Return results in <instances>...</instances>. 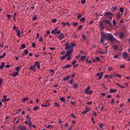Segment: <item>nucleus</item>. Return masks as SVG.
I'll return each instance as SVG.
<instances>
[{
    "instance_id": "412c9836",
    "label": "nucleus",
    "mask_w": 130,
    "mask_h": 130,
    "mask_svg": "<svg viewBox=\"0 0 130 130\" xmlns=\"http://www.w3.org/2000/svg\"><path fill=\"white\" fill-rule=\"evenodd\" d=\"M110 77V79H112V77H113V75H105V79H108V78H109Z\"/></svg>"
},
{
    "instance_id": "680f3d73",
    "label": "nucleus",
    "mask_w": 130,
    "mask_h": 130,
    "mask_svg": "<svg viewBox=\"0 0 130 130\" xmlns=\"http://www.w3.org/2000/svg\"><path fill=\"white\" fill-rule=\"evenodd\" d=\"M114 77H119V78H121L122 76L121 75H114Z\"/></svg>"
},
{
    "instance_id": "cd10ccee",
    "label": "nucleus",
    "mask_w": 130,
    "mask_h": 130,
    "mask_svg": "<svg viewBox=\"0 0 130 130\" xmlns=\"http://www.w3.org/2000/svg\"><path fill=\"white\" fill-rule=\"evenodd\" d=\"M23 53H24V54H25V55H26V54L29 53V50H28V49H25Z\"/></svg>"
},
{
    "instance_id": "dca6fc26",
    "label": "nucleus",
    "mask_w": 130,
    "mask_h": 130,
    "mask_svg": "<svg viewBox=\"0 0 130 130\" xmlns=\"http://www.w3.org/2000/svg\"><path fill=\"white\" fill-rule=\"evenodd\" d=\"M59 100L61 102H63V103H66V99H64V98H63V96L60 98Z\"/></svg>"
},
{
    "instance_id": "e433bc0d",
    "label": "nucleus",
    "mask_w": 130,
    "mask_h": 130,
    "mask_svg": "<svg viewBox=\"0 0 130 130\" xmlns=\"http://www.w3.org/2000/svg\"><path fill=\"white\" fill-rule=\"evenodd\" d=\"M15 71H16L17 72H20V68L19 67H17L15 68Z\"/></svg>"
},
{
    "instance_id": "49530a36",
    "label": "nucleus",
    "mask_w": 130,
    "mask_h": 130,
    "mask_svg": "<svg viewBox=\"0 0 130 130\" xmlns=\"http://www.w3.org/2000/svg\"><path fill=\"white\" fill-rule=\"evenodd\" d=\"M54 104L56 107H57V108L59 107V104H58L57 103H55Z\"/></svg>"
},
{
    "instance_id": "9d476101",
    "label": "nucleus",
    "mask_w": 130,
    "mask_h": 130,
    "mask_svg": "<svg viewBox=\"0 0 130 130\" xmlns=\"http://www.w3.org/2000/svg\"><path fill=\"white\" fill-rule=\"evenodd\" d=\"M35 65L31 66L29 67V70H31V71H33L34 72H36V70H35Z\"/></svg>"
},
{
    "instance_id": "f8f14e48",
    "label": "nucleus",
    "mask_w": 130,
    "mask_h": 130,
    "mask_svg": "<svg viewBox=\"0 0 130 130\" xmlns=\"http://www.w3.org/2000/svg\"><path fill=\"white\" fill-rule=\"evenodd\" d=\"M123 56L124 58L125 59L127 58V56H128V54H127V53H126V52H124L123 53Z\"/></svg>"
},
{
    "instance_id": "69168bd1",
    "label": "nucleus",
    "mask_w": 130,
    "mask_h": 130,
    "mask_svg": "<svg viewBox=\"0 0 130 130\" xmlns=\"http://www.w3.org/2000/svg\"><path fill=\"white\" fill-rule=\"evenodd\" d=\"M61 54L62 55H64V54H66V51H63L62 52H61Z\"/></svg>"
},
{
    "instance_id": "79ce46f5",
    "label": "nucleus",
    "mask_w": 130,
    "mask_h": 130,
    "mask_svg": "<svg viewBox=\"0 0 130 130\" xmlns=\"http://www.w3.org/2000/svg\"><path fill=\"white\" fill-rule=\"evenodd\" d=\"M43 38H42V36H41V37H40V39H39V41H40V42H41L42 41H43Z\"/></svg>"
},
{
    "instance_id": "f3484780",
    "label": "nucleus",
    "mask_w": 130,
    "mask_h": 130,
    "mask_svg": "<svg viewBox=\"0 0 130 130\" xmlns=\"http://www.w3.org/2000/svg\"><path fill=\"white\" fill-rule=\"evenodd\" d=\"M26 120L28 121V122H31V118L29 116V115H27L26 117Z\"/></svg>"
},
{
    "instance_id": "052dcab7",
    "label": "nucleus",
    "mask_w": 130,
    "mask_h": 130,
    "mask_svg": "<svg viewBox=\"0 0 130 130\" xmlns=\"http://www.w3.org/2000/svg\"><path fill=\"white\" fill-rule=\"evenodd\" d=\"M52 34H54V35H56V32H55L54 30L51 31Z\"/></svg>"
},
{
    "instance_id": "20e7f679",
    "label": "nucleus",
    "mask_w": 130,
    "mask_h": 130,
    "mask_svg": "<svg viewBox=\"0 0 130 130\" xmlns=\"http://www.w3.org/2000/svg\"><path fill=\"white\" fill-rule=\"evenodd\" d=\"M104 74V73H103V72H99L96 74V76H99V80H101L102 79V77H103V74Z\"/></svg>"
},
{
    "instance_id": "ddd939ff",
    "label": "nucleus",
    "mask_w": 130,
    "mask_h": 130,
    "mask_svg": "<svg viewBox=\"0 0 130 130\" xmlns=\"http://www.w3.org/2000/svg\"><path fill=\"white\" fill-rule=\"evenodd\" d=\"M5 68V62H2L0 65V70H3Z\"/></svg>"
},
{
    "instance_id": "9b49d317",
    "label": "nucleus",
    "mask_w": 130,
    "mask_h": 130,
    "mask_svg": "<svg viewBox=\"0 0 130 130\" xmlns=\"http://www.w3.org/2000/svg\"><path fill=\"white\" fill-rule=\"evenodd\" d=\"M122 16V14H120V13H117V15H116V18L118 20H119V19H120V18H121V16Z\"/></svg>"
},
{
    "instance_id": "39448f33",
    "label": "nucleus",
    "mask_w": 130,
    "mask_h": 130,
    "mask_svg": "<svg viewBox=\"0 0 130 130\" xmlns=\"http://www.w3.org/2000/svg\"><path fill=\"white\" fill-rule=\"evenodd\" d=\"M125 37V35L123 32H120L119 34V39H123Z\"/></svg>"
},
{
    "instance_id": "2f4dec72",
    "label": "nucleus",
    "mask_w": 130,
    "mask_h": 130,
    "mask_svg": "<svg viewBox=\"0 0 130 130\" xmlns=\"http://www.w3.org/2000/svg\"><path fill=\"white\" fill-rule=\"evenodd\" d=\"M6 55H7V54H6V53H3V55H0V58H4Z\"/></svg>"
},
{
    "instance_id": "1a4fd4ad",
    "label": "nucleus",
    "mask_w": 130,
    "mask_h": 130,
    "mask_svg": "<svg viewBox=\"0 0 130 130\" xmlns=\"http://www.w3.org/2000/svg\"><path fill=\"white\" fill-rule=\"evenodd\" d=\"M18 129L20 130H26L27 129L26 126H19Z\"/></svg>"
},
{
    "instance_id": "4468645a",
    "label": "nucleus",
    "mask_w": 130,
    "mask_h": 130,
    "mask_svg": "<svg viewBox=\"0 0 130 130\" xmlns=\"http://www.w3.org/2000/svg\"><path fill=\"white\" fill-rule=\"evenodd\" d=\"M64 37H65L64 35H63V34H60L59 35V38H60V39L61 40H62V39H63V38H64Z\"/></svg>"
},
{
    "instance_id": "4be33fe9",
    "label": "nucleus",
    "mask_w": 130,
    "mask_h": 130,
    "mask_svg": "<svg viewBox=\"0 0 130 130\" xmlns=\"http://www.w3.org/2000/svg\"><path fill=\"white\" fill-rule=\"evenodd\" d=\"M85 92H86V94H92V93H93V91L90 90H85Z\"/></svg>"
},
{
    "instance_id": "de8ad7c7",
    "label": "nucleus",
    "mask_w": 130,
    "mask_h": 130,
    "mask_svg": "<svg viewBox=\"0 0 130 130\" xmlns=\"http://www.w3.org/2000/svg\"><path fill=\"white\" fill-rule=\"evenodd\" d=\"M82 37H83L84 40H86V39H87V37L85 36V35H82Z\"/></svg>"
},
{
    "instance_id": "4c0bfd02",
    "label": "nucleus",
    "mask_w": 130,
    "mask_h": 130,
    "mask_svg": "<svg viewBox=\"0 0 130 130\" xmlns=\"http://www.w3.org/2000/svg\"><path fill=\"white\" fill-rule=\"evenodd\" d=\"M16 15H17V12L14 13L13 15V20H14V21H16V17L15 16Z\"/></svg>"
},
{
    "instance_id": "338daca9",
    "label": "nucleus",
    "mask_w": 130,
    "mask_h": 130,
    "mask_svg": "<svg viewBox=\"0 0 130 130\" xmlns=\"http://www.w3.org/2000/svg\"><path fill=\"white\" fill-rule=\"evenodd\" d=\"M83 28V25H80L78 28V30H81Z\"/></svg>"
},
{
    "instance_id": "b1692460",
    "label": "nucleus",
    "mask_w": 130,
    "mask_h": 130,
    "mask_svg": "<svg viewBox=\"0 0 130 130\" xmlns=\"http://www.w3.org/2000/svg\"><path fill=\"white\" fill-rule=\"evenodd\" d=\"M72 67V65L68 64H67L66 66H64L62 67V69H68V68H71Z\"/></svg>"
},
{
    "instance_id": "8fccbe9b",
    "label": "nucleus",
    "mask_w": 130,
    "mask_h": 130,
    "mask_svg": "<svg viewBox=\"0 0 130 130\" xmlns=\"http://www.w3.org/2000/svg\"><path fill=\"white\" fill-rule=\"evenodd\" d=\"M120 11L121 13H124V10H123V8H120Z\"/></svg>"
},
{
    "instance_id": "603ef678",
    "label": "nucleus",
    "mask_w": 130,
    "mask_h": 130,
    "mask_svg": "<svg viewBox=\"0 0 130 130\" xmlns=\"http://www.w3.org/2000/svg\"><path fill=\"white\" fill-rule=\"evenodd\" d=\"M88 111H89V110H84L82 113V114H85Z\"/></svg>"
},
{
    "instance_id": "37998d69",
    "label": "nucleus",
    "mask_w": 130,
    "mask_h": 130,
    "mask_svg": "<svg viewBox=\"0 0 130 130\" xmlns=\"http://www.w3.org/2000/svg\"><path fill=\"white\" fill-rule=\"evenodd\" d=\"M103 125H104V124H103V123H101V124H100V125H99V126H100V128H103Z\"/></svg>"
},
{
    "instance_id": "5fc2aeb1",
    "label": "nucleus",
    "mask_w": 130,
    "mask_h": 130,
    "mask_svg": "<svg viewBox=\"0 0 130 130\" xmlns=\"http://www.w3.org/2000/svg\"><path fill=\"white\" fill-rule=\"evenodd\" d=\"M73 26H74L75 27H76V26H78V25H79V23L76 22V23H73Z\"/></svg>"
},
{
    "instance_id": "864d4df0",
    "label": "nucleus",
    "mask_w": 130,
    "mask_h": 130,
    "mask_svg": "<svg viewBox=\"0 0 130 130\" xmlns=\"http://www.w3.org/2000/svg\"><path fill=\"white\" fill-rule=\"evenodd\" d=\"M112 9L114 10V11H116L117 10V8H116V6H114L112 7Z\"/></svg>"
},
{
    "instance_id": "5701e85b",
    "label": "nucleus",
    "mask_w": 130,
    "mask_h": 130,
    "mask_svg": "<svg viewBox=\"0 0 130 130\" xmlns=\"http://www.w3.org/2000/svg\"><path fill=\"white\" fill-rule=\"evenodd\" d=\"M69 79H71V76H68L67 77H64L63 78V81H68Z\"/></svg>"
},
{
    "instance_id": "bf43d9fd",
    "label": "nucleus",
    "mask_w": 130,
    "mask_h": 130,
    "mask_svg": "<svg viewBox=\"0 0 130 130\" xmlns=\"http://www.w3.org/2000/svg\"><path fill=\"white\" fill-rule=\"evenodd\" d=\"M71 116H72V117H74V118H77V116H75L74 113L71 114Z\"/></svg>"
},
{
    "instance_id": "a878e982",
    "label": "nucleus",
    "mask_w": 130,
    "mask_h": 130,
    "mask_svg": "<svg viewBox=\"0 0 130 130\" xmlns=\"http://www.w3.org/2000/svg\"><path fill=\"white\" fill-rule=\"evenodd\" d=\"M28 100H29V98H24L22 100V102H25V101H28Z\"/></svg>"
},
{
    "instance_id": "473e14b6",
    "label": "nucleus",
    "mask_w": 130,
    "mask_h": 130,
    "mask_svg": "<svg viewBox=\"0 0 130 130\" xmlns=\"http://www.w3.org/2000/svg\"><path fill=\"white\" fill-rule=\"evenodd\" d=\"M113 48H114V49H115V50H117V49H118V46H117V45H114L113 46Z\"/></svg>"
},
{
    "instance_id": "6e6d98bb",
    "label": "nucleus",
    "mask_w": 130,
    "mask_h": 130,
    "mask_svg": "<svg viewBox=\"0 0 130 130\" xmlns=\"http://www.w3.org/2000/svg\"><path fill=\"white\" fill-rule=\"evenodd\" d=\"M81 4L82 5H84V4H86V0H82Z\"/></svg>"
},
{
    "instance_id": "e2e57ef3",
    "label": "nucleus",
    "mask_w": 130,
    "mask_h": 130,
    "mask_svg": "<svg viewBox=\"0 0 130 130\" xmlns=\"http://www.w3.org/2000/svg\"><path fill=\"white\" fill-rule=\"evenodd\" d=\"M92 115H94V116H97V113L96 112H93Z\"/></svg>"
},
{
    "instance_id": "c85d7f7f",
    "label": "nucleus",
    "mask_w": 130,
    "mask_h": 130,
    "mask_svg": "<svg viewBox=\"0 0 130 130\" xmlns=\"http://www.w3.org/2000/svg\"><path fill=\"white\" fill-rule=\"evenodd\" d=\"M99 53H101V54H105L106 53H107V49L106 50V52H101V51H98Z\"/></svg>"
},
{
    "instance_id": "f03ea898",
    "label": "nucleus",
    "mask_w": 130,
    "mask_h": 130,
    "mask_svg": "<svg viewBox=\"0 0 130 130\" xmlns=\"http://www.w3.org/2000/svg\"><path fill=\"white\" fill-rule=\"evenodd\" d=\"M102 37L101 39V41L102 43H104L105 40H108L111 41V42H117V40L113 37V35L111 34H104V32H102L101 34Z\"/></svg>"
},
{
    "instance_id": "aec40b11",
    "label": "nucleus",
    "mask_w": 130,
    "mask_h": 130,
    "mask_svg": "<svg viewBox=\"0 0 130 130\" xmlns=\"http://www.w3.org/2000/svg\"><path fill=\"white\" fill-rule=\"evenodd\" d=\"M62 25H63V26H67V25H68L69 26H71V23L67 22H61Z\"/></svg>"
},
{
    "instance_id": "c756f323",
    "label": "nucleus",
    "mask_w": 130,
    "mask_h": 130,
    "mask_svg": "<svg viewBox=\"0 0 130 130\" xmlns=\"http://www.w3.org/2000/svg\"><path fill=\"white\" fill-rule=\"evenodd\" d=\"M116 84L117 85V86H118L119 87H120V88H121V89H124V88H125V87L120 85V84H119L117 82H116Z\"/></svg>"
},
{
    "instance_id": "423d86ee",
    "label": "nucleus",
    "mask_w": 130,
    "mask_h": 130,
    "mask_svg": "<svg viewBox=\"0 0 130 130\" xmlns=\"http://www.w3.org/2000/svg\"><path fill=\"white\" fill-rule=\"evenodd\" d=\"M35 67L36 68H37V69H38V70H40V63H39V61H36L35 62Z\"/></svg>"
},
{
    "instance_id": "72a5a7b5",
    "label": "nucleus",
    "mask_w": 130,
    "mask_h": 130,
    "mask_svg": "<svg viewBox=\"0 0 130 130\" xmlns=\"http://www.w3.org/2000/svg\"><path fill=\"white\" fill-rule=\"evenodd\" d=\"M70 85H73L74 84V79H71L69 82Z\"/></svg>"
},
{
    "instance_id": "bb28decb",
    "label": "nucleus",
    "mask_w": 130,
    "mask_h": 130,
    "mask_svg": "<svg viewBox=\"0 0 130 130\" xmlns=\"http://www.w3.org/2000/svg\"><path fill=\"white\" fill-rule=\"evenodd\" d=\"M85 21H86V18L82 17L80 19V21L82 22V23H84Z\"/></svg>"
},
{
    "instance_id": "a211bd4d",
    "label": "nucleus",
    "mask_w": 130,
    "mask_h": 130,
    "mask_svg": "<svg viewBox=\"0 0 130 130\" xmlns=\"http://www.w3.org/2000/svg\"><path fill=\"white\" fill-rule=\"evenodd\" d=\"M17 75H19V72H16L14 73H13L12 75H11L12 77H17Z\"/></svg>"
},
{
    "instance_id": "a19ab883",
    "label": "nucleus",
    "mask_w": 130,
    "mask_h": 130,
    "mask_svg": "<svg viewBox=\"0 0 130 130\" xmlns=\"http://www.w3.org/2000/svg\"><path fill=\"white\" fill-rule=\"evenodd\" d=\"M113 26H115V25H116V21H115V19L113 20Z\"/></svg>"
},
{
    "instance_id": "f257e3e1",
    "label": "nucleus",
    "mask_w": 130,
    "mask_h": 130,
    "mask_svg": "<svg viewBox=\"0 0 130 130\" xmlns=\"http://www.w3.org/2000/svg\"><path fill=\"white\" fill-rule=\"evenodd\" d=\"M65 46V50H67V51L66 54L64 56H61L60 57V59H62V60L66 59V57H68V56L72 55V53L73 51H74V47L76 46V44L72 43L71 45H70L69 43H67L66 44Z\"/></svg>"
},
{
    "instance_id": "6e6552de",
    "label": "nucleus",
    "mask_w": 130,
    "mask_h": 130,
    "mask_svg": "<svg viewBox=\"0 0 130 130\" xmlns=\"http://www.w3.org/2000/svg\"><path fill=\"white\" fill-rule=\"evenodd\" d=\"M100 58L98 57H95L94 59H92V62H96V61H100Z\"/></svg>"
},
{
    "instance_id": "393cba45",
    "label": "nucleus",
    "mask_w": 130,
    "mask_h": 130,
    "mask_svg": "<svg viewBox=\"0 0 130 130\" xmlns=\"http://www.w3.org/2000/svg\"><path fill=\"white\" fill-rule=\"evenodd\" d=\"M110 92L111 93H116V92H117V90H115V89H113L112 88L110 89Z\"/></svg>"
},
{
    "instance_id": "c9c22d12",
    "label": "nucleus",
    "mask_w": 130,
    "mask_h": 130,
    "mask_svg": "<svg viewBox=\"0 0 130 130\" xmlns=\"http://www.w3.org/2000/svg\"><path fill=\"white\" fill-rule=\"evenodd\" d=\"M73 87L74 88H78V84L77 83H73Z\"/></svg>"
},
{
    "instance_id": "3c124183",
    "label": "nucleus",
    "mask_w": 130,
    "mask_h": 130,
    "mask_svg": "<svg viewBox=\"0 0 130 130\" xmlns=\"http://www.w3.org/2000/svg\"><path fill=\"white\" fill-rule=\"evenodd\" d=\"M56 21H57L56 19H53L52 20L51 22L52 23H56Z\"/></svg>"
},
{
    "instance_id": "f704fd0d",
    "label": "nucleus",
    "mask_w": 130,
    "mask_h": 130,
    "mask_svg": "<svg viewBox=\"0 0 130 130\" xmlns=\"http://www.w3.org/2000/svg\"><path fill=\"white\" fill-rule=\"evenodd\" d=\"M28 125H29V128H31V127H32L33 126V123H28Z\"/></svg>"
},
{
    "instance_id": "0e129e2a",
    "label": "nucleus",
    "mask_w": 130,
    "mask_h": 130,
    "mask_svg": "<svg viewBox=\"0 0 130 130\" xmlns=\"http://www.w3.org/2000/svg\"><path fill=\"white\" fill-rule=\"evenodd\" d=\"M46 34L47 36L49 35V34H50V31H49V30H47L46 31Z\"/></svg>"
},
{
    "instance_id": "6ab92c4d",
    "label": "nucleus",
    "mask_w": 130,
    "mask_h": 130,
    "mask_svg": "<svg viewBox=\"0 0 130 130\" xmlns=\"http://www.w3.org/2000/svg\"><path fill=\"white\" fill-rule=\"evenodd\" d=\"M80 59L81 61H84L86 59V56L85 55H82L80 57Z\"/></svg>"
},
{
    "instance_id": "13d9d810",
    "label": "nucleus",
    "mask_w": 130,
    "mask_h": 130,
    "mask_svg": "<svg viewBox=\"0 0 130 130\" xmlns=\"http://www.w3.org/2000/svg\"><path fill=\"white\" fill-rule=\"evenodd\" d=\"M32 47H34V48L36 47V44H35V42H33V43H32Z\"/></svg>"
},
{
    "instance_id": "4d7b16f0",
    "label": "nucleus",
    "mask_w": 130,
    "mask_h": 130,
    "mask_svg": "<svg viewBox=\"0 0 130 130\" xmlns=\"http://www.w3.org/2000/svg\"><path fill=\"white\" fill-rule=\"evenodd\" d=\"M21 47L23 48V49H24V48H26V45H25V44H22L21 45Z\"/></svg>"
},
{
    "instance_id": "58836bf2",
    "label": "nucleus",
    "mask_w": 130,
    "mask_h": 130,
    "mask_svg": "<svg viewBox=\"0 0 130 130\" xmlns=\"http://www.w3.org/2000/svg\"><path fill=\"white\" fill-rule=\"evenodd\" d=\"M38 109H39V107L37 106L34 108L33 110L36 111V110H38Z\"/></svg>"
},
{
    "instance_id": "2eb2a0df",
    "label": "nucleus",
    "mask_w": 130,
    "mask_h": 130,
    "mask_svg": "<svg viewBox=\"0 0 130 130\" xmlns=\"http://www.w3.org/2000/svg\"><path fill=\"white\" fill-rule=\"evenodd\" d=\"M103 21L104 23H106V24H109V25H111V23H109V20H105V18H104Z\"/></svg>"
},
{
    "instance_id": "ea45409f",
    "label": "nucleus",
    "mask_w": 130,
    "mask_h": 130,
    "mask_svg": "<svg viewBox=\"0 0 130 130\" xmlns=\"http://www.w3.org/2000/svg\"><path fill=\"white\" fill-rule=\"evenodd\" d=\"M36 20H37V16L35 15L33 18H32V21H36Z\"/></svg>"
},
{
    "instance_id": "c03bdc74",
    "label": "nucleus",
    "mask_w": 130,
    "mask_h": 130,
    "mask_svg": "<svg viewBox=\"0 0 130 130\" xmlns=\"http://www.w3.org/2000/svg\"><path fill=\"white\" fill-rule=\"evenodd\" d=\"M91 88V86L90 85L87 86V89L85 90V91H89L90 90V88Z\"/></svg>"
},
{
    "instance_id": "09e8293b",
    "label": "nucleus",
    "mask_w": 130,
    "mask_h": 130,
    "mask_svg": "<svg viewBox=\"0 0 130 130\" xmlns=\"http://www.w3.org/2000/svg\"><path fill=\"white\" fill-rule=\"evenodd\" d=\"M120 69H124L125 68V66L122 64L120 66Z\"/></svg>"
},
{
    "instance_id": "7ed1b4c3",
    "label": "nucleus",
    "mask_w": 130,
    "mask_h": 130,
    "mask_svg": "<svg viewBox=\"0 0 130 130\" xmlns=\"http://www.w3.org/2000/svg\"><path fill=\"white\" fill-rule=\"evenodd\" d=\"M113 16V14L110 12H107L104 14V17L107 18V19H110V20H112L113 16Z\"/></svg>"
},
{
    "instance_id": "0eeeda50",
    "label": "nucleus",
    "mask_w": 130,
    "mask_h": 130,
    "mask_svg": "<svg viewBox=\"0 0 130 130\" xmlns=\"http://www.w3.org/2000/svg\"><path fill=\"white\" fill-rule=\"evenodd\" d=\"M16 34L17 36H18V38H20V36H21V30L18 28L17 30H16Z\"/></svg>"
},
{
    "instance_id": "774afa93",
    "label": "nucleus",
    "mask_w": 130,
    "mask_h": 130,
    "mask_svg": "<svg viewBox=\"0 0 130 130\" xmlns=\"http://www.w3.org/2000/svg\"><path fill=\"white\" fill-rule=\"evenodd\" d=\"M71 104H72V105H76V102H75L71 101Z\"/></svg>"
},
{
    "instance_id": "a18cd8bd",
    "label": "nucleus",
    "mask_w": 130,
    "mask_h": 130,
    "mask_svg": "<svg viewBox=\"0 0 130 130\" xmlns=\"http://www.w3.org/2000/svg\"><path fill=\"white\" fill-rule=\"evenodd\" d=\"M6 17H7V18H8V20H10V17H12V15H10V14H7V15H6Z\"/></svg>"
},
{
    "instance_id": "7c9ffc66",
    "label": "nucleus",
    "mask_w": 130,
    "mask_h": 130,
    "mask_svg": "<svg viewBox=\"0 0 130 130\" xmlns=\"http://www.w3.org/2000/svg\"><path fill=\"white\" fill-rule=\"evenodd\" d=\"M82 17H83V15H82V14L78 13L77 14V18H78V19H80V18H82Z\"/></svg>"
}]
</instances>
